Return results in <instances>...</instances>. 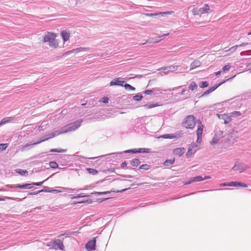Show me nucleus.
<instances>
[{"instance_id":"63","label":"nucleus","mask_w":251,"mask_h":251,"mask_svg":"<svg viewBox=\"0 0 251 251\" xmlns=\"http://www.w3.org/2000/svg\"><path fill=\"white\" fill-rule=\"evenodd\" d=\"M147 183H141L139 184H138V186H142V185H143L144 184H146Z\"/></svg>"},{"instance_id":"5","label":"nucleus","mask_w":251,"mask_h":251,"mask_svg":"<svg viewBox=\"0 0 251 251\" xmlns=\"http://www.w3.org/2000/svg\"><path fill=\"white\" fill-rule=\"evenodd\" d=\"M150 152V149L146 148H139L138 149H133L131 150H128L125 151L123 152L113 153L112 154H121L123 153H148Z\"/></svg>"},{"instance_id":"29","label":"nucleus","mask_w":251,"mask_h":251,"mask_svg":"<svg viewBox=\"0 0 251 251\" xmlns=\"http://www.w3.org/2000/svg\"><path fill=\"white\" fill-rule=\"evenodd\" d=\"M140 163V161L139 159L136 158L132 159L130 162V164L133 167H137Z\"/></svg>"},{"instance_id":"55","label":"nucleus","mask_w":251,"mask_h":251,"mask_svg":"<svg viewBox=\"0 0 251 251\" xmlns=\"http://www.w3.org/2000/svg\"><path fill=\"white\" fill-rule=\"evenodd\" d=\"M41 192V190L38 191H34L32 192H29L28 194L30 195H35L38 194V193H39Z\"/></svg>"},{"instance_id":"59","label":"nucleus","mask_w":251,"mask_h":251,"mask_svg":"<svg viewBox=\"0 0 251 251\" xmlns=\"http://www.w3.org/2000/svg\"><path fill=\"white\" fill-rule=\"evenodd\" d=\"M169 35V33H167V34H163L161 35H160L159 36V37L161 38V37H162V38H164L166 36H168Z\"/></svg>"},{"instance_id":"38","label":"nucleus","mask_w":251,"mask_h":251,"mask_svg":"<svg viewBox=\"0 0 251 251\" xmlns=\"http://www.w3.org/2000/svg\"><path fill=\"white\" fill-rule=\"evenodd\" d=\"M41 191L45 192H52V193H59V191H57V190L56 189H52L50 188H49L48 189L45 190H42Z\"/></svg>"},{"instance_id":"54","label":"nucleus","mask_w":251,"mask_h":251,"mask_svg":"<svg viewBox=\"0 0 251 251\" xmlns=\"http://www.w3.org/2000/svg\"><path fill=\"white\" fill-rule=\"evenodd\" d=\"M192 182H193V181H192V178H190L189 181L183 182V184L184 185H188V184H191Z\"/></svg>"},{"instance_id":"22","label":"nucleus","mask_w":251,"mask_h":251,"mask_svg":"<svg viewBox=\"0 0 251 251\" xmlns=\"http://www.w3.org/2000/svg\"><path fill=\"white\" fill-rule=\"evenodd\" d=\"M82 122V120H79L76 121L74 123H71V125L72 126V128H73V129L74 130V131L77 129L78 128H79Z\"/></svg>"},{"instance_id":"37","label":"nucleus","mask_w":251,"mask_h":251,"mask_svg":"<svg viewBox=\"0 0 251 251\" xmlns=\"http://www.w3.org/2000/svg\"><path fill=\"white\" fill-rule=\"evenodd\" d=\"M111 193L110 191H104V192H95L92 193V194H95L96 195L101 196L104 195L108 194H110Z\"/></svg>"},{"instance_id":"2","label":"nucleus","mask_w":251,"mask_h":251,"mask_svg":"<svg viewBox=\"0 0 251 251\" xmlns=\"http://www.w3.org/2000/svg\"><path fill=\"white\" fill-rule=\"evenodd\" d=\"M48 246H49L50 249L55 250H60L63 251L64 249L63 241L60 239H55L53 242L49 243Z\"/></svg>"},{"instance_id":"34","label":"nucleus","mask_w":251,"mask_h":251,"mask_svg":"<svg viewBox=\"0 0 251 251\" xmlns=\"http://www.w3.org/2000/svg\"><path fill=\"white\" fill-rule=\"evenodd\" d=\"M209 83L207 81H201L199 83V86L201 88L207 87Z\"/></svg>"},{"instance_id":"43","label":"nucleus","mask_w":251,"mask_h":251,"mask_svg":"<svg viewBox=\"0 0 251 251\" xmlns=\"http://www.w3.org/2000/svg\"><path fill=\"white\" fill-rule=\"evenodd\" d=\"M231 117H238L241 115V113L239 111H233L230 113Z\"/></svg>"},{"instance_id":"57","label":"nucleus","mask_w":251,"mask_h":251,"mask_svg":"<svg viewBox=\"0 0 251 251\" xmlns=\"http://www.w3.org/2000/svg\"><path fill=\"white\" fill-rule=\"evenodd\" d=\"M248 44H249L248 43H243L241 44H240L238 46V47H244V46L248 45Z\"/></svg>"},{"instance_id":"12","label":"nucleus","mask_w":251,"mask_h":251,"mask_svg":"<svg viewBox=\"0 0 251 251\" xmlns=\"http://www.w3.org/2000/svg\"><path fill=\"white\" fill-rule=\"evenodd\" d=\"M217 116L220 119L223 120L225 124L229 123L231 121V116L230 114L229 115L227 114H217Z\"/></svg>"},{"instance_id":"52","label":"nucleus","mask_w":251,"mask_h":251,"mask_svg":"<svg viewBox=\"0 0 251 251\" xmlns=\"http://www.w3.org/2000/svg\"><path fill=\"white\" fill-rule=\"evenodd\" d=\"M92 202V201L91 200H87L86 201H78L76 203H91Z\"/></svg>"},{"instance_id":"30","label":"nucleus","mask_w":251,"mask_h":251,"mask_svg":"<svg viewBox=\"0 0 251 251\" xmlns=\"http://www.w3.org/2000/svg\"><path fill=\"white\" fill-rule=\"evenodd\" d=\"M176 137V136L173 134H166L161 136L159 138H163L164 139H173Z\"/></svg>"},{"instance_id":"18","label":"nucleus","mask_w":251,"mask_h":251,"mask_svg":"<svg viewBox=\"0 0 251 251\" xmlns=\"http://www.w3.org/2000/svg\"><path fill=\"white\" fill-rule=\"evenodd\" d=\"M173 152L175 155L180 157L184 153L185 150L184 148H176L174 150Z\"/></svg>"},{"instance_id":"56","label":"nucleus","mask_w":251,"mask_h":251,"mask_svg":"<svg viewBox=\"0 0 251 251\" xmlns=\"http://www.w3.org/2000/svg\"><path fill=\"white\" fill-rule=\"evenodd\" d=\"M238 47V46H237V45H236V46H233V47H231L229 50H226V51H228V50H232L233 49H234V50H235V49H236Z\"/></svg>"},{"instance_id":"6","label":"nucleus","mask_w":251,"mask_h":251,"mask_svg":"<svg viewBox=\"0 0 251 251\" xmlns=\"http://www.w3.org/2000/svg\"><path fill=\"white\" fill-rule=\"evenodd\" d=\"M6 187L10 188H21V189H30L33 186H32V183H25L22 185H13V184H7L5 185Z\"/></svg>"},{"instance_id":"44","label":"nucleus","mask_w":251,"mask_h":251,"mask_svg":"<svg viewBox=\"0 0 251 251\" xmlns=\"http://www.w3.org/2000/svg\"><path fill=\"white\" fill-rule=\"evenodd\" d=\"M197 136V140L196 141V145H197V147H198V146H199L201 145V143L202 136Z\"/></svg>"},{"instance_id":"28","label":"nucleus","mask_w":251,"mask_h":251,"mask_svg":"<svg viewBox=\"0 0 251 251\" xmlns=\"http://www.w3.org/2000/svg\"><path fill=\"white\" fill-rule=\"evenodd\" d=\"M198 87V86L197 83L195 81H192L190 82L188 86V88L189 90L193 91L197 89Z\"/></svg>"},{"instance_id":"45","label":"nucleus","mask_w":251,"mask_h":251,"mask_svg":"<svg viewBox=\"0 0 251 251\" xmlns=\"http://www.w3.org/2000/svg\"><path fill=\"white\" fill-rule=\"evenodd\" d=\"M140 169L142 170H148L150 168V166L148 164H143L139 167Z\"/></svg>"},{"instance_id":"42","label":"nucleus","mask_w":251,"mask_h":251,"mask_svg":"<svg viewBox=\"0 0 251 251\" xmlns=\"http://www.w3.org/2000/svg\"><path fill=\"white\" fill-rule=\"evenodd\" d=\"M88 196H88V195H84V194L81 193V194H78L76 196H73L72 197V199H77V198H83V197H88Z\"/></svg>"},{"instance_id":"64","label":"nucleus","mask_w":251,"mask_h":251,"mask_svg":"<svg viewBox=\"0 0 251 251\" xmlns=\"http://www.w3.org/2000/svg\"><path fill=\"white\" fill-rule=\"evenodd\" d=\"M0 191H7V190H6L5 189H0Z\"/></svg>"},{"instance_id":"49","label":"nucleus","mask_w":251,"mask_h":251,"mask_svg":"<svg viewBox=\"0 0 251 251\" xmlns=\"http://www.w3.org/2000/svg\"><path fill=\"white\" fill-rule=\"evenodd\" d=\"M237 187H247V184L240 182H237Z\"/></svg>"},{"instance_id":"17","label":"nucleus","mask_w":251,"mask_h":251,"mask_svg":"<svg viewBox=\"0 0 251 251\" xmlns=\"http://www.w3.org/2000/svg\"><path fill=\"white\" fill-rule=\"evenodd\" d=\"M225 82V80L222 81V82L219 84H215L214 86L210 87L208 90H207L203 94H209L210 93L213 92L215 90H216L219 86H220L221 84Z\"/></svg>"},{"instance_id":"23","label":"nucleus","mask_w":251,"mask_h":251,"mask_svg":"<svg viewBox=\"0 0 251 251\" xmlns=\"http://www.w3.org/2000/svg\"><path fill=\"white\" fill-rule=\"evenodd\" d=\"M74 130L73 129L72 126L71 124L67 125V126L63 127L61 131H60L61 133H65L70 131H73Z\"/></svg>"},{"instance_id":"61","label":"nucleus","mask_w":251,"mask_h":251,"mask_svg":"<svg viewBox=\"0 0 251 251\" xmlns=\"http://www.w3.org/2000/svg\"><path fill=\"white\" fill-rule=\"evenodd\" d=\"M221 73V71H218L216 73V75L218 76V75H220Z\"/></svg>"},{"instance_id":"3","label":"nucleus","mask_w":251,"mask_h":251,"mask_svg":"<svg viewBox=\"0 0 251 251\" xmlns=\"http://www.w3.org/2000/svg\"><path fill=\"white\" fill-rule=\"evenodd\" d=\"M196 125V119L192 115L188 116L183 122L184 126L187 128L193 129Z\"/></svg>"},{"instance_id":"39","label":"nucleus","mask_w":251,"mask_h":251,"mask_svg":"<svg viewBox=\"0 0 251 251\" xmlns=\"http://www.w3.org/2000/svg\"><path fill=\"white\" fill-rule=\"evenodd\" d=\"M175 162V159H168L166 160L164 163V164L165 166H169L170 165L173 164Z\"/></svg>"},{"instance_id":"24","label":"nucleus","mask_w":251,"mask_h":251,"mask_svg":"<svg viewBox=\"0 0 251 251\" xmlns=\"http://www.w3.org/2000/svg\"><path fill=\"white\" fill-rule=\"evenodd\" d=\"M197 147V145H195V144H193L191 145V146L189 147V149L186 153V156L187 157H190L193 154V149Z\"/></svg>"},{"instance_id":"48","label":"nucleus","mask_w":251,"mask_h":251,"mask_svg":"<svg viewBox=\"0 0 251 251\" xmlns=\"http://www.w3.org/2000/svg\"><path fill=\"white\" fill-rule=\"evenodd\" d=\"M231 66L229 64L226 65L224 67H223L222 70L223 72H226V71L229 70Z\"/></svg>"},{"instance_id":"41","label":"nucleus","mask_w":251,"mask_h":251,"mask_svg":"<svg viewBox=\"0 0 251 251\" xmlns=\"http://www.w3.org/2000/svg\"><path fill=\"white\" fill-rule=\"evenodd\" d=\"M50 167L53 169H56L58 167V164L55 161H51L49 163Z\"/></svg>"},{"instance_id":"10","label":"nucleus","mask_w":251,"mask_h":251,"mask_svg":"<svg viewBox=\"0 0 251 251\" xmlns=\"http://www.w3.org/2000/svg\"><path fill=\"white\" fill-rule=\"evenodd\" d=\"M96 241L95 239H93L88 241L85 245V248L88 251L95 250L96 249Z\"/></svg>"},{"instance_id":"7","label":"nucleus","mask_w":251,"mask_h":251,"mask_svg":"<svg viewBox=\"0 0 251 251\" xmlns=\"http://www.w3.org/2000/svg\"><path fill=\"white\" fill-rule=\"evenodd\" d=\"M249 168V167L244 163L235 164L232 168L234 171H238L240 173L243 172L244 171Z\"/></svg>"},{"instance_id":"11","label":"nucleus","mask_w":251,"mask_h":251,"mask_svg":"<svg viewBox=\"0 0 251 251\" xmlns=\"http://www.w3.org/2000/svg\"><path fill=\"white\" fill-rule=\"evenodd\" d=\"M123 78L119 77L113 79L110 83V86L118 85L123 86L125 81L123 80Z\"/></svg>"},{"instance_id":"14","label":"nucleus","mask_w":251,"mask_h":251,"mask_svg":"<svg viewBox=\"0 0 251 251\" xmlns=\"http://www.w3.org/2000/svg\"><path fill=\"white\" fill-rule=\"evenodd\" d=\"M179 66L171 65L167 67H162L160 70H167V72H164V74L167 75L169 73V71L173 72L176 70Z\"/></svg>"},{"instance_id":"20","label":"nucleus","mask_w":251,"mask_h":251,"mask_svg":"<svg viewBox=\"0 0 251 251\" xmlns=\"http://www.w3.org/2000/svg\"><path fill=\"white\" fill-rule=\"evenodd\" d=\"M210 11V7L207 4H205L203 7L199 9V13H201V15L208 13Z\"/></svg>"},{"instance_id":"40","label":"nucleus","mask_w":251,"mask_h":251,"mask_svg":"<svg viewBox=\"0 0 251 251\" xmlns=\"http://www.w3.org/2000/svg\"><path fill=\"white\" fill-rule=\"evenodd\" d=\"M65 151H66V150H63V149H51L50 151V152H65Z\"/></svg>"},{"instance_id":"1","label":"nucleus","mask_w":251,"mask_h":251,"mask_svg":"<svg viewBox=\"0 0 251 251\" xmlns=\"http://www.w3.org/2000/svg\"><path fill=\"white\" fill-rule=\"evenodd\" d=\"M56 34L51 32H47L44 35L42 42L48 43V45L52 48H57L59 46V43L56 39Z\"/></svg>"},{"instance_id":"47","label":"nucleus","mask_w":251,"mask_h":251,"mask_svg":"<svg viewBox=\"0 0 251 251\" xmlns=\"http://www.w3.org/2000/svg\"><path fill=\"white\" fill-rule=\"evenodd\" d=\"M143 97L142 95H135L133 99L134 100L139 101L142 100Z\"/></svg>"},{"instance_id":"21","label":"nucleus","mask_w":251,"mask_h":251,"mask_svg":"<svg viewBox=\"0 0 251 251\" xmlns=\"http://www.w3.org/2000/svg\"><path fill=\"white\" fill-rule=\"evenodd\" d=\"M59 188H60L59 190H57V191H59V193L64 192V191H68V192H73L74 191L78 192L79 190L82 189H72V188H68V187H60Z\"/></svg>"},{"instance_id":"62","label":"nucleus","mask_w":251,"mask_h":251,"mask_svg":"<svg viewBox=\"0 0 251 251\" xmlns=\"http://www.w3.org/2000/svg\"><path fill=\"white\" fill-rule=\"evenodd\" d=\"M151 43V41H147L145 43L142 44V45H145L146 43Z\"/></svg>"},{"instance_id":"36","label":"nucleus","mask_w":251,"mask_h":251,"mask_svg":"<svg viewBox=\"0 0 251 251\" xmlns=\"http://www.w3.org/2000/svg\"><path fill=\"white\" fill-rule=\"evenodd\" d=\"M16 171L18 173L22 176H26L28 174V172L26 170H24L22 169H17Z\"/></svg>"},{"instance_id":"51","label":"nucleus","mask_w":251,"mask_h":251,"mask_svg":"<svg viewBox=\"0 0 251 251\" xmlns=\"http://www.w3.org/2000/svg\"><path fill=\"white\" fill-rule=\"evenodd\" d=\"M7 144H0V150L3 151L7 148Z\"/></svg>"},{"instance_id":"16","label":"nucleus","mask_w":251,"mask_h":251,"mask_svg":"<svg viewBox=\"0 0 251 251\" xmlns=\"http://www.w3.org/2000/svg\"><path fill=\"white\" fill-rule=\"evenodd\" d=\"M197 136H202L204 126L200 120L197 122Z\"/></svg>"},{"instance_id":"27","label":"nucleus","mask_w":251,"mask_h":251,"mask_svg":"<svg viewBox=\"0 0 251 251\" xmlns=\"http://www.w3.org/2000/svg\"><path fill=\"white\" fill-rule=\"evenodd\" d=\"M48 138H46V139H40L39 141H38L36 142H31L30 144H26L23 147L24 149H26V148H28V147H30V146H32L33 145H37L44 141H45L46 139H48Z\"/></svg>"},{"instance_id":"9","label":"nucleus","mask_w":251,"mask_h":251,"mask_svg":"<svg viewBox=\"0 0 251 251\" xmlns=\"http://www.w3.org/2000/svg\"><path fill=\"white\" fill-rule=\"evenodd\" d=\"M223 132L221 131H219L218 132H217L212 141L210 142V144L211 145L216 144L219 143V142L221 140V138H223Z\"/></svg>"},{"instance_id":"46","label":"nucleus","mask_w":251,"mask_h":251,"mask_svg":"<svg viewBox=\"0 0 251 251\" xmlns=\"http://www.w3.org/2000/svg\"><path fill=\"white\" fill-rule=\"evenodd\" d=\"M109 99L106 97H104L101 99L100 100V102H102L103 103H107L108 102Z\"/></svg>"},{"instance_id":"25","label":"nucleus","mask_w":251,"mask_h":251,"mask_svg":"<svg viewBox=\"0 0 251 251\" xmlns=\"http://www.w3.org/2000/svg\"><path fill=\"white\" fill-rule=\"evenodd\" d=\"M237 181H230L223 183L220 184V186L237 187Z\"/></svg>"},{"instance_id":"26","label":"nucleus","mask_w":251,"mask_h":251,"mask_svg":"<svg viewBox=\"0 0 251 251\" xmlns=\"http://www.w3.org/2000/svg\"><path fill=\"white\" fill-rule=\"evenodd\" d=\"M201 65V62L198 60H195L190 65V70L194 69Z\"/></svg>"},{"instance_id":"4","label":"nucleus","mask_w":251,"mask_h":251,"mask_svg":"<svg viewBox=\"0 0 251 251\" xmlns=\"http://www.w3.org/2000/svg\"><path fill=\"white\" fill-rule=\"evenodd\" d=\"M181 88V86L178 87L173 88L172 89H169L167 90H161L158 88H153L151 90H147L144 92V94H151V93H153L154 94H162L163 92H171L172 91H174L175 90Z\"/></svg>"},{"instance_id":"32","label":"nucleus","mask_w":251,"mask_h":251,"mask_svg":"<svg viewBox=\"0 0 251 251\" xmlns=\"http://www.w3.org/2000/svg\"><path fill=\"white\" fill-rule=\"evenodd\" d=\"M192 178V181L194 182H200L203 180V177L202 176H196Z\"/></svg>"},{"instance_id":"8","label":"nucleus","mask_w":251,"mask_h":251,"mask_svg":"<svg viewBox=\"0 0 251 251\" xmlns=\"http://www.w3.org/2000/svg\"><path fill=\"white\" fill-rule=\"evenodd\" d=\"M90 50V48L89 47L84 48V47H79L76 49H73L72 50L68 51L62 54V56H64L67 54H69L73 52H75L76 53L82 52V51H87Z\"/></svg>"},{"instance_id":"33","label":"nucleus","mask_w":251,"mask_h":251,"mask_svg":"<svg viewBox=\"0 0 251 251\" xmlns=\"http://www.w3.org/2000/svg\"><path fill=\"white\" fill-rule=\"evenodd\" d=\"M125 89L127 91H134L135 90V88L132 86L131 85L128 84H124V86Z\"/></svg>"},{"instance_id":"35","label":"nucleus","mask_w":251,"mask_h":251,"mask_svg":"<svg viewBox=\"0 0 251 251\" xmlns=\"http://www.w3.org/2000/svg\"><path fill=\"white\" fill-rule=\"evenodd\" d=\"M86 170L89 174H92L93 175H96L98 173V171L93 168H87Z\"/></svg>"},{"instance_id":"13","label":"nucleus","mask_w":251,"mask_h":251,"mask_svg":"<svg viewBox=\"0 0 251 251\" xmlns=\"http://www.w3.org/2000/svg\"><path fill=\"white\" fill-rule=\"evenodd\" d=\"M60 35L62 38L63 42L68 41L70 37V32L69 31L64 30L61 32Z\"/></svg>"},{"instance_id":"58","label":"nucleus","mask_w":251,"mask_h":251,"mask_svg":"<svg viewBox=\"0 0 251 251\" xmlns=\"http://www.w3.org/2000/svg\"><path fill=\"white\" fill-rule=\"evenodd\" d=\"M127 165V163L125 161L121 164V167L124 168Z\"/></svg>"},{"instance_id":"15","label":"nucleus","mask_w":251,"mask_h":251,"mask_svg":"<svg viewBox=\"0 0 251 251\" xmlns=\"http://www.w3.org/2000/svg\"><path fill=\"white\" fill-rule=\"evenodd\" d=\"M16 119L15 117H7L3 118L0 121V126L7 123L12 122Z\"/></svg>"},{"instance_id":"19","label":"nucleus","mask_w":251,"mask_h":251,"mask_svg":"<svg viewBox=\"0 0 251 251\" xmlns=\"http://www.w3.org/2000/svg\"><path fill=\"white\" fill-rule=\"evenodd\" d=\"M174 13V11H168L164 12H160V13H151V14H146V15L148 16L152 17L154 16H157L161 15V16H164L166 15H171Z\"/></svg>"},{"instance_id":"31","label":"nucleus","mask_w":251,"mask_h":251,"mask_svg":"<svg viewBox=\"0 0 251 251\" xmlns=\"http://www.w3.org/2000/svg\"><path fill=\"white\" fill-rule=\"evenodd\" d=\"M159 105H160L158 104V103H150L145 104V105H144V107H145V108L150 109V108H152L155 107L159 106Z\"/></svg>"},{"instance_id":"50","label":"nucleus","mask_w":251,"mask_h":251,"mask_svg":"<svg viewBox=\"0 0 251 251\" xmlns=\"http://www.w3.org/2000/svg\"><path fill=\"white\" fill-rule=\"evenodd\" d=\"M199 9H194L192 11L193 14L194 15H201V13H199Z\"/></svg>"},{"instance_id":"53","label":"nucleus","mask_w":251,"mask_h":251,"mask_svg":"<svg viewBox=\"0 0 251 251\" xmlns=\"http://www.w3.org/2000/svg\"><path fill=\"white\" fill-rule=\"evenodd\" d=\"M43 182L44 181L39 182H33L32 183V186H41L43 184Z\"/></svg>"},{"instance_id":"60","label":"nucleus","mask_w":251,"mask_h":251,"mask_svg":"<svg viewBox=\"0 0 251 251\" xmlns=\"http://www.w3.org/2000/svg\"><path fill=\"white\" fill-rule=\"evenodd\" d=\"M211 178V177L210 176H205L204 177H203V180H206V179H210Z\"/></svg>"}]
</instances>
